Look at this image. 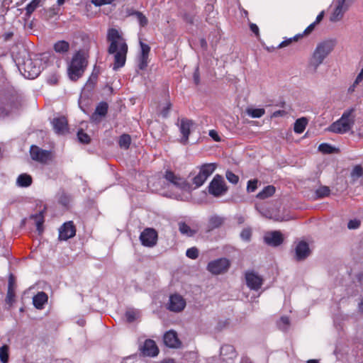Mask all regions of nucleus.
<instances>
[{
    "label": "nucleus",
    "mask_w": 363,
    "mask_h": 363,
    "mask_svg": "<svg viewBox=\"0 0 363 363\" xmlns=\"http://www.w3.org/2000/svg\"><path fill=\"white\" fill-rule=\"evenodd\" d=\"M107 40L110 42L108 52L114 55L113 69L117 70L124 66L125 63L128 45L125 40L115 28L108 30Z\"/></svg>",
    "instance_id": "1"
},
{
    "label": "nucleus",
    "mask_w": 363,
    "mask_h": 363,
    "mask_svg": "<svg viewBox=\"0 0 363 363\" xmlns=\"http://www.w3.org/2000/svg\"><path fill=\"white\" fill-rule=\"evenodd\" d=\"M335 45V40H328L318 43L310 58L309 69L315 72L324 60L333 50Z\"/></svg>",
    "instance_id": "2"
},
{
    "label": "nucleus",
    "mask_w": 363,
    "mask_h": 363,
    "mask_svg": "<svg viewBox=\"0 0 363 363\" xmlns=\"http://www.w3.org/2000/svg\"><path fill=\"white\" fill-rule=\"evenodd\" d=\"M45 59L44 55L29 53L28 58L24 62V78H36L41 72Z\"/></svg>",
    "instance_id": "3"
},
{
    "label": "nucleus",
    "mask_w": 363,
    "mask_h": 363,
    "mask_svg": "<svg viewBox=\"0 0 363 363\" xmlns=\"http://www.w3.org/2000/svg\"><path fill=\"white\" fill-rule=\"evenodd\" d=\"M352 112V109L344 112L338 121L330 125L328 130L339 134H343L349 131L354 123Z\"/></svg>",
    "instance_id": "4"
},
{
    "label": "nucleus",
    "mask_w": 363,
    "mask_h": 363,
    "mask_svg": "<svg viewBox=\"0 0 363 363\" xmlns=\"http://www.w3.org/2000/svg\"><path fill=\"white\" fill-rule=\"evenodd\" d=\"M86 61L79 52H77L68 67V74L72 80H77L84 73Z\"/></svg>",
    "instance_id": "5"
},
{
    "label": "nucleus",
    "mask_w": 363,
    "mask_h": 363,
    "mask_svg": "<svg viewBox=\"0 0 363 363\" xmlns=\"http://www.w3.org/2000/svg\"><path fill=\"white\" fill-rule=\"evenodd\" d=\"M228 188L225 185L223 178L218 174L213 177L208 186L209 194L216 197H219L225 194Z\"/></svg>",
    "instance_id": "6"
},
{
    "label": "nucleus",
    "mask_w": 363,
    "mask_h": 363,
    "mask_svg": "<svg viewBox=\"0 0 363 363\" xmlns=\"http://www.w3.org/2000/svg\"><path fill=\"white\" fill-rule=\"evenodd\" d=\"M165 179L170 184H172L176 188L183 190L189 191L190 184L183 177L179 175L175 174L172 171H166L164 174Z\"/></svg>",
    "instance_id": "7"
},
{
    "label": "nucleus",
    "mask_w": 363,
    "mask_h": 363,
    "mask_svg": "<svg viewBox=\"0 0 363 363\" xmlns=\"http://www.w3.org/2000/svg\"><path fill=\"white\" fill-rule=\"evenodd\" d=\"M229 267V260L225 258H220L209 262L207 269L212 274H220L225 272Z\"/></svg>",
    "instance_id": "8"
},
{
    "label": "nucleus",
    "mask_w": 363,
    "mask_h": 363,
    "mask_svg": "<svg viewBox=\"0 0 363 363\" xmlns=\"http://www.w3.org/2000/svg\"><path fill=\"white\" fill-rule=\"evenodd\" d=\"M140 240L143 245L153 247L157 244V233L153 228H147L141 233Z\"/></svg>",
    "instance_id": "9"
},
{
    "label": "nucleus",
    "mask_w": 363,
    "mask_h": 363,
    "mask_svg": "<svg viewBox=\"0 0 363 363\" xmlns=\"http://www.w3.org/2000/svg\"><path fill=\"white\" fill-rule=\"evenodd\" d=\"M245 281L247 286L251 289L257 291L263 284V279L254 271H247L245 272Z\"/></svg>",
    "instance_id": "10"
},
{
    "label": "nucleus",
    "mask_w": 363,
    "mask_h": 363,
    "mask_svg": "<svg viewBox=\"0 0 363 363\" xmlns=\"http://www.w3.org/2000/svg\"><path fill=\"white\" fill-rule=\"evenodd\" d=\"M30 154L33 160L41 163H47L52 160L51 152L42 150L35 145L31 146Z\"/></svg>",
    "instance_id": "11"
},
{
    "label": "nucleus",
    "mask_w": 363,
    "mask_h": 363,
    "mask_svg": "<svg viewBox=\"0 0 363 363\" xmlns=\"http://www.w3.org/2000/svg\"><path fill=\"white\" fill-rule=\"evenodd\" d=\"M194 125V122L192 120L186 118L180 119L179 130L182 135L180 140L181 143L186 145L188 143L189 137Z\"/></svg>",
    "instance_id": "12"
},
{
    "label": "nucleus",
    "mask_w": 363,
    "mask_h": 363,
    "mask_svg": "<svg viewBox=\"0 0 363 363\" xmlns=\"http://www.w3.org/2000/svg\"><path fill=\"white\" fill-rule=\"evenodd\" d=\"M185 299L179 294H174L170 296L168 309L173 312H181L186 307Z\"/></svg>",
    "instance_id": "13"
},
{
    "label": "nucleus",
    "mask_w": 363,
    "mask_h": 363,
    "mask_svg": "<svg viewBox=\"0 0 363 363\" xmlns=\"http://www.w3.org/2000/svg\"><path fill=\"white\" fill-rule=\"evenodd\" d=\"M76 234V228L72 221L65 223L59 230V239L67 240L73 238Z\"/></svg>",
    "instance_id": "14"
},
{
    "label": "nucleus",
    "mask_w": 363,
    "mask_h": 363,
    "mask_svg": "<svg viewBox=\"0 0 363 363\" xmlns=\"http://www.w3.org/2000/svg\"><path fill=\"white\" fill-rule=\"evenodd\" d=\"M16 284L15 277L13 275L10 274L9 278L7 294L5 299L8 308H11L16 302Z\"/></svg>",
    "instance_id": "15"
},
{
    "label": "nucleus",
    "mask_w": 363,
    "mask_h": 363,
    "mask_svg": "<svg viewBox=\"0 0 363 363\" xmlns=\"http://www.w3.org/2000/svg\"><path fill=\"white\" fill-rule=\"evenodd\" d=\"M349 9L348 4H343L338 0L335 2V8L330 15V21L332 22L340 21L344 16V13Z\"/></svg>",
    "instance_id": "16"
},
{
    "label": "nucleus",
    "mask_w": 363,
    "mask_h": 363,
    "mask_svg": "<svg viewBox=\"0 0 363 363\" xmlns=\"http://www.w3.org/2000/svg\"><path fill=\"white\" fill-rule=\"evenodd\" d=\"M264 240L267 245L277 247L283 242L284 238L280 231H272L266 233Z\"/></svg>",
    "instance_id": "17"
},
{
    "label": "nucleus",
    "mask_w": 363,
    "mask_h": 363,
    "mask_svg": "<svg viewBox=\"0 0 363 363\" xmlns=\"http://www.w3.org/2000/svg\"><path fill=\"white\" fill-rule=\"evenodd\" d=\"M52 124L56 133L64 135L68 133V123L65 117L55 118L52 121Z\"/></svg>",
    "instance_id": "18"
},
{
    "label": "nucleus",
    "mask_w": 363,
    "mask_h": 363,
    "mask_svg": "<svg viewBox=\"0 0 363 363\" xmlns=\"http://www.w3.org/2000/svg\"><path fill=\"white\" fill-rule=\"evenodd\" d=\"M164 343L169 347H178L180 345V341L178 339L176 332L169 330L164 335Z\"/></svg>",
    "instance_id": "19"
},
{
    "label": "nucleus",
    "mask_w": 363,
    "mask_h": 363,
    "mask_svg": "<svg viewBox=\"0 0 363 363\" xmlns=\"http://www.w3.org/2000/svg\"><path fill=\"white\" fill-rule=\"evenodd\" d=\"M310 252L308 243L301 241L296 247V259L297 261L303 260L310 255Z\"/></svg>",
    "instance_id": "20"
},
{
    "label": "nucleus",
    "mask_w": 363,
    "mask_h": 363,
    "mask_svg": "<svg viewBox=\"0 0 363 363\" xmlns=\"http://www.w3.org/2000/svg\"><path fill=\"white\" fill-rule=\"evenodd\" d=\"M142 352L145 356L155 357L157 355L159 350L155 341L147 340L142 348Z\"/></svg>",
    "instance_id": "21"
},
{
    "label": "nucleus",
    "mask_w": 363,
    "mask_h": 363,
    "mask_svg": "<svg viewBox=\"0 0 363 363\" xmlns=\"http://www.w3.org/2000/svg\"><path fill=\"white\" fill-rule=\"evenodd\" d=\"M48 301V296L47 294L43 291L38 292L33 298V303L35 308L42 310L44 308V305L47 303Z\"/></svg>",
    "instance_id": "22"
},
{
    "label": "nucleus",
    "mask_w": 363,
    "mask_h": 363,
    "mask_svg": "<svg viewBox=\"0 0 363 363\" xmlns=\"http://www.w3.org/2000/svg\"><path fill=\"white\" fill-rule=\"evenodd\" d=\"M30 218L31 220H33L38 233H42L43 231L44 223L43 211H40L38 214L31 215Z\"/></svg>",
    "instance_id": "23"
},
{
    "label": "nucleus",
    "mask_w": 363,
    "mask_h": 363,
    "mask_svg": "<svg viewBox=\"0 0 363 363\" xmlns=\"http://www.w3.org/2000/svg\"><path fill=\"white\" fill-rule=\"evenodd\" d=\"M220 355L226 357V359H233L236 357V352L233 346L225 345L220 348Z\"/></svg>",
    "instance_id": "24"
},
{
    "label": "nucleus",
    "mask_w": 363,
    "mask_h": 363,
    "mask_svg": "<svg viewBox=\"0 0 363 363\" xmlns=\"http://www.w3.org/2000/svg\"><path fill=\"white\" fill-rule=\"evenodd\" d=\"M216 167L217 164L216 163H206L199 167V171L208 178L216 170Z\"/></svg>",
    "instance_id": "25"
},
{
    "label": "nucleus",
    "mask_w": 363,
    "mask_h": 363,
    "mask_svg": "<svg viewBox=\"0 0 363 363\" xmlns=\"http://www.w3.org/2000/svg\"><path fill=\"white\" fill-rule=\"evenodd\" d=\"M275 192V187L272 185H269L260 191L257 195V198L259 199H265L269 196H272Z\"/></svg>",
    "instance_id": "26"
},
{
    "label": "nucleus",
    "mask_w": 363,
    "mask_h": 363,
    "mask_svg": "<svg viewBox=\"0 0 363 363\" xmlns=\"http://www.w3.org/2000/svg\"><path fill=\"white\" fill-rule=\"evenodd\" d=\"M308 123V121L306 118H301L296 121L294 123V130L296 133H302Z\"/></svg>",
    "instance_id": "27"
},
{
    "label": "nucleus",
    "mask_w": 363,
    "mask_h": 363,
    "mask_svg": "<svg viewBox=\"0 0 363 363\" xmlns=\"http://www.w3.org/2000/svg\"><path fill=\"white\" fill-rule=\"evenodd\" d=\"M69 44L65 40L58 41L54 45V50L59 53H65L69 50Z\"/></svg>",
    "instance_id": "28"
},
{
    "label": "nucleus",
    "mask_w": 363,
    "mask_h": 363,
    "mask_svg": "<svg viewBox=\"0 0 363 363\" xmlns=\"http://www.w3.org/2000/svg\"><path fill=\"white\" fill-rule=\"evenodd\" d=\"M224 220L220 216H213L209 220V230H213L220 227L223 224Z\"/></svg>",
    "instance_id": "29"
},
{
    "label": "nucleus",
    "mask_w": 363,
    "mask_h": 363,
    "mask_svg": "<svg viewBox=\"0 0 363 363\" xmlns=\"http://www.w3.org/2000/svg\"><path fill=\"white\" fill-rule=\"evenodd\" d=\"M129 15L134 16L142 27L147 26L148 23L147 18L140 11H133L132 13H130Z\"/></svg>",
    "instance_id": "30"
},
{
    "label": "nucleus",
    "mask_w": 363,
    "mask_h": 363,
    "mask_svg": "<svg viewBox=\"0 0 363 363\" xmlns=\"http://www.w3.org/2000/svg\"><path fill=\"white\" fill-rule=\"evenodd\" d=\"M108 111V104L106 102L100 103L96 108V111L94 114L92 116V118L95 117L96 115H99L100 116H105L107 113Z\"/></svg>",
    "instance_id": "31"
},
{
    "label": "nucleus",
    "mask_w": 363,
    "mask_h": 363,
    "mask_svg": "<svg viewBox=\"0 0 363 363\" xmlns=\"http://www.w3.org/2000/svg\"><path fill=\"white\" fill-rule=\"evenodd\" d=\"M207 179L208 178L199 171L198 174L192 179V183L195 185V188H199L204 184Z\"/></svg>",
    "instance_id": "32"
},
{
    "label": "nucleus",
    "mask_w": 363,
    "mask_h": 363,
    "mask_svg": "<svg viewBox=\"0 0 363 363\" xmlns=\"http://www.w3.org/2000/svg\"><path fill=\"white\" fill-rule=\"evenodd\" d=\"M246 113L252 118H260L265 113V110L264 108H248L246 109Z\"/></svg>",
    "instance_id": "33"
},
{
    "label": "nucleus",
    "mask_w": 363,
    "mask_h": 363,
    "mask_svg": "<svg viewBox=\"0 0 363 363\" xmlns=\"http://www.w3.org/2000/svg\"><path fill=\"white\" fill-rule=\"evenodd\" d=\"M130 136L128 134H123L120 137L118 144L121 148L127 150L130 145Z\"/></svg>",
    "instance_id": "34"
},
{
    "label": "nucleus",
    "mask_w": 363,
    "mask_h": 363,
    "mask_svg": "<svg viewBox=\"0 0 363 363\" xmlns=\"http://www.w3.org/2000/svg\"><path fill=\"white\" fill-rule=\"evenodd\" d=\"M179 230L182 234L188 236H192L195 233V231L191 230V228L184 222L179 223Z\"/></svg>",
    "instance_id": "35"
},
{
    "label": "nucleus",
    "mask_w": 363,
    "mask_h": 363,
    "mask_svg": "<svg viewBox=\"0 0 363 363\" xmlns=\"http://www.w3.org/2000/svg\"><path fill=\"white\" fill-rule=\"evenodd\" d=\"M0 361L2 363L9 362V347L7 345H3L0 347Z\"/></svg>",
    "instance_id": "36"
},
{
    "label": "nucleus",
    "mask_w": 363,
    "mask_h": 363,
    "mask_svg": "<svg viewBox=\"0 0 363 363\" xmlns=\"http://www.w3.org/2000/svg\"><path fill=\"white\" fill-rule=\"evenodd\" d=\"M330 190L329 187H328L326 186H323L319 187L316 190L315 194H316L317 197L323 198V197L328 196L330 194Z\"/></svg>",
    "instance_id": "37"
},
{
    "label": "nucleus",
    "mask_w": 363,
    "mask_h": 363,
    "mask_svg": "<svg viewBox=\"0 0 363 363\" xmlns=\"http://www.w3.org/2000/svg\"><path fill=\"white\" fill-rule=\"evenodd\" d=\"M362 176H363V168L359 165L355 166L351 172L352 178L354 180H355Z\"/></svg>",
    "instance_id": "38"
},
{
    "label": "nucleus",
    "mask_w": 363,
    "mask_h": 363,
    "mask_svg": "<svg viewBox=\"0 0 363 363\" xmlns=\"http://www.w3.org/2000/svg\"><path fill=\"white\" fill-rule=\"evenodd\" d=\"M40 0H33L26 8V14L30 15L39 6Z\"/></svg>",
    "instance_id": "39"
},
{
    "label": "nucleus",
    "mask_w": 363,
    "mask_h": 363,
    "mask_svg": "<svg viewBox=\"0 0 363 363\" xmlns=\"http://www.w3.org/2000/svg\"><path fill=\"white\" fill-rule=\"evenodd\" d=\"M318 150L323 153L330 154L334 152L335 148L327 143H322L319 145Z\"/></svg>",
    "instance_id": "40"
},
{
    "label": "nucleus",
    "mask_w": 363,
    "mask_h": 363,
    "mask_svg": "<svg viewBox=\"0 0 363 363\" xmlns=\"http://www.w3.org/2000/svg\"><path fill=\"white\" fill-rule=\"evenodd\" d=\"M77 137L79 140L82 143L87 144L90 142L89 136L86 133H84L82 130L78 131Z\"/></svg>",
    "instance_id": "41"
},
{
    "label": "nucleus",
    "mask_w": 363,
    "mask_h": 363,
    "mask_svg": "<svg viewBox=\"0 0 363 363\" xmlns=\"http://www.w3.org/2000/svg\"><path fill=\"white\" fill-rule=\"evenodd\" d=\"M301 36H302V35H297L294 36V38H291L287 40H285L279 45L278 48H282L289 46L293 41H297Z\"/></svg>",
    "instance_id": "42"
},
{
    "label": "nucleus",
    "mask_w": 363,
    "mask_h": 363,
    "mask_svg": "<svg viewBox=\"0 0 363 363\" xmlns=\"http://www.w3.org/2000/svg\"><path fill=\"white\" fill-rule=\"evenodd\" d=\"M252 236V230L250 228H247L242 230L240 237L243 240L250 241Z\"/></svg>",
    "instance_id": "43"
},
{
    "label": "nucleus",
    "mask_w": 363,
    "mask_h": 363,
    "mask_svg": "<svg viewBox=\"0 0 363 363\" xmlns=\"http://www.w3.org/2000/svg\"><path fill=\"white\" fill-rule=\"evenodd\" d=\"M289 325V319L288 317H281L279 322V327L282 330H286Z\"/></svg>",
    "instance_id": "44"
},
{
    "label": "nucleus",
    "mask_w": 363,
    "mask_h": 363,
    "mask_svg": "<svg viewBox=\"0 0 363 363\" xmlns=\"http://www.w3.org/2000/svg\"><path fill=\"white\" fill-rule=\"evenodd\" d=\"M186 255L191 259H196L199 256V250L196 247H191L186 250Z\"/></svg>",
    "instance_id": "45"
},
{
    "label": "nucleus",
    "mask_w": 363,
    "mask_h": 363,
    "mask_svg": "<svg viewBox=\"0 0 363 363\" xmlns=\"http://www.w3.org/2000/svg\"><path fill=\"white\" fill-rule=\"evenodd\" d=\"M137 312L134 310H128L125 312V317L128 322H133L136 319Z\"/></svg>",
    "instance_id": "46"
},
{
    "label": "nucleus",
    "mask_w": 363,
    "mask_h": 363,
    "mask_svg": "<svg viewBox=\"0 0 363 363\" xmlns=\"http://www.w3.org/2000/svg\"><path fill=\"white\" fill-rule=\"evenodd\" d=\"M226 178L230 182L233 184H237L239 180L238 176L235 175L234 173L230 171L226 172Z\"/></svg>",
    "instance_id": "47"
},
{
    "label": "nucleus",
    "mask_w": 363,
    "mask_h": 363,
    "mask_svg": "<svg viewBox=\"0 0 363 363\" xmlns=\"http://www.w3.org/2000/svg\"><path fill=\"white\" fill-rule=\"evenodd\" d=\"M172 104L169 101H167L165 104V106L162 108L161 110L160 114L162 116V117L166 118L167 117L169 112L171 109Z\"/></svg>",
    "instance_id": "48"
},
{
    "label": "nucleus",
    "mask_w": 363,
    "mask_h": 363,
    "mask_svg": "<svg viewBox=\"0 0 363 363\" xmlns=\"http://www.w3.org/2000/svg\"><path fill=\"white\" fill-rule=\"evenodd\" d=\"M258 181L257 179L250 180L247 182V190L249 192H253L257 189V184Z\"/></svg>",
    "instance_id": "49"
},
{
    "label": "nucleus",
    "mask_w": 363,
    "mask_h": 363,
    "mask_svg": "<svg viewBox=\"0 0 363 363\" xmlns=\"http://www.w3.org/2000/svg\"><path fill=\"white\" fill-rule=\"evenodd\" d=\"M147 60H148V57L140 55L138 67L140 69H145L147 66Z\"/></svg>",
    "instance_id": "50"
},
{
    "label": "nucleus",
    "mask_w": 363,
    "mask_h": 363,
    "mask_svg": "<svg viewBox=\"0 0 363 363\" xmlns=\"http://www.w3.org/2000/svg\"><path fill=\"white\" fill-rule=\"evenodd\" d=\"M140 48H141V56H147L148 57L149 52L150 50V48L149 45L143 43V42H140Z\"/></svg>",
    "instance_id": "51"
},
{
    "label": "nucleus",
    "mask_w": 363,
    "mask_h": 363,
    "mask_svg": "<svg viewBox=\"0 0 363 363\" xmlns=\"http://www.w3.org/2000/svg\"><path fill=\"white\" fill-rule=\"evenodd\" d=\"M360 220L357 219L350 220L347 223V228L349 229H356L360 225Z\"/></svg>",
    "instance_id": "52"
},
{
    "label": "nucleus",
    "mask_w": 363,
    "mask_h": 363,
    "mask_svg": "<svg viewBox=\"0 0 363 363\" xmlns=\"http://www.w3.org/2000/svg\"><path fill=\"white\" fill-rule=\"evenodd\" d=\"M114 0H92L91 2L97 6L111 4Z\"/></svg>",
    "instance_id": "53"
},
{
    "label": "nucleus",
    "mask_w": 363,
    "mask_h": 363,
    "mask_svg": "<svg viewBox=\"0 0 363 363\" xmlns=\"http://www.w3.org/2000/svg\"><path fill=\"white\" fill-rule=\"evenodd\" d=\"M59 76L57 74H53L48 78V83L52 85L57 84Z\"/></svg>",
    "instance_id": "54"
},
{
    "label": "nucleus",
    "mask_w": 363,
    "mask_h": 363,
    "mask_svg": "<svg viewBox=\"0 0 363 363\" xmlns=\"http://www.w3.org/2000/svg\"><path fill=\"white\" fill-rule=\"evenodd\" d=\"M9 110L3 105L2 102L0 101V118H4L9 115Z\"/></svg>",
    "instance_id": "55"
},
{
    "label": "nucleus",
    "mask_w": 363,
    "mask_h": 363,
    "mask_svg": "<svg viewBox=\"0 0 363 363\" xmlns=\"http://www.w3.org/2000/svg\"><path fill=\"white\" fill-rule=\"evenodd\" d=\"M209 136L211 137L216 142L220 141V138L218 135V132L215 130H211L209 131Z\"/></svg>",
    "instance_id": "56"
},
{
    "label": "nucleus",
    "mask_w": 363,
    "mask_h": 363,
    "mask_svg": "<svg viewBox=\"0 0 363 363\" xmlns=\"http://www.w3.org/2000/svg\"><path fill=\"white\" fill-rule=\"evenodd\" d=\"M31 184H32V177L27 174H24V187L28 186Z\"/></svg>",
    "instance_id": "57"
},
{
    "label": "nucleus",
    "mask_w": 363,
    "mask_h": 363,
    "mask_svg": "<svg viewBox=\"0 0 363 363\" xmlns=\"http://www.w3.org/2000/svg\"><path fill=\"white\" fill-rule=\"evenodd\" d=\"M315 23H313L311 24H310L306 28V30H304L303 33L305 35H308L310 34L315 28Z\"/></svg>",
    "instance_id": "58"
},
{
    "label": "nucleus",
    "mask_w": 363,
    "mask_h": 363,
    "mask_svg": "<svg viewBox=\"0 0 363 363\" xmlns=\"http://www.w3.org/2000/svg\"><path fill=\"white\" fill-rule=\"evenodd\" d=\"M363 80V69L358 74L355 80L354 85H358Z\"/></svg>",
    "instance_id": "59"
},
{
    "label": "nucleus",
    "mask_w": 363,
    "mask_h": 363,
    "mask_svg": "<svg viewBox=\"0 0 363 363\" xmlns=\"http://www.w3.org/2000/svg\"><path fill=\"white\" fill-rule=\"evenodd\" d=\"M194 81L196 84H199L200 82L199 69L196 68V71L194 73Z\"/></svg>",
    "instance_id": "60"
},
{
    "label": "nucleus",
    "mask_w": 363,
    "mask_h": 363,
    "mask_svg": "<svg viewBox=\"0 0 363 363\" xmlns=\"http://www.w3.org/2000/svg\"><path fill=\"white\" fill-rule=\"evenodd\" d=\"M250 27L252 32H253L256 35H259V28L256 24L251 23Z\"/></svg>",
    "instance_id": "61"
},
{
    "label": "nucleus",
    "mask_w": 363,
    "mask_h": 363,
    "mask_svg": "<svg viewBox=\"0 0 363 363\" xmlns=\"http://www.w3.org/2000/svg\"><path fill=\"white\" fill-rule=\"evenodd\" d=\"M16 184L18 186L23 187V174L18 175L16 181Z\"/></svg>",
    "instance_id": "62"
},
{
    "label": "nucleus",
    "mask_w": 363,
    "mask_h": 363,
    "mask_svg": "<svg viewBox=\"0 0 363 363\" xmlns=\"http://www.w3.org/2000/svg\"><path fill=\"white\" fill-rule=\"evenodd\" d=\"M323 16H324V11H322V12H320V13L318 15V16H317V18H316V20H315V21L314 23H315V24L319 23L323 20Z\"/></svg>",
    "instance_id": "63"
},
{
    "label": "nucleus",
    "mask_w": 363,
    "mask_h": 363,
    "mask_svg": "<svg viewBox=\"0 0 363 363\" xmlns=\"http://www.w3.org/2000/svg\"><path fill=\"white\" fill-rule=\"evenodd\" d=\"M358 310L359 312H363V297L361 298L359 303H358Z\"/></svg>",
    "instance_id": "64"
}]
</instances>
